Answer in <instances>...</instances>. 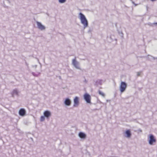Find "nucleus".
<instances>
[{
    "mask_svg": "<svg viewBox=\"0 0 157 157\" xmlns=\"http://www.w3.org/2000/svg\"><path fill=\"white\" fill-rule=\"evenodd\" d=\"M45 116H41L40 118V121H43L45 120Z\"/></svg>",
    "mask_w": 157,
    "mask_h": 157,
    "instance_id": "nucleus-18",
    "label": "nucleus"
},
{
    "mask_svg": "<svg viewBox=\"0 0 157 157\" xmlns=\"http://www.w3.org/2000/svg\"><path fill=\"white\" fill-rule=\"evenodd\" d=\"M151 58H153L154 59V58L153 57H152V56H150Z\"/></svg>",
    "mask_w": 157,
    "mask_h": 157,
    "instance_id": "nucleus-23",
    "label": "nucleus"
},
{
    "mask_svg": "<svg viewBox=\"0 0 157 157\" xmlns=\"http://www.w3.org/2000/svg\"><path fill=\"white\" fill-rule=\"evenodd\" d=\"M96 83L97 85H101L102 83V80L100 79L98 80Z\"/></svg>",
    "mask_w": 157,
    "mask_h": 157,
    "instance_id": "nucleus-14",
    "label": "nucleus"
},
{
    "mask_svg": "<svg viewBox=\"0 0 157 157\" xmlns=\"http://www.w3.org/2000/svg\"><path fill=\"white\" fill-rule=\"evenodd\" d=\"M84 98L87 103H91V97L90 95L87 93H85L83 96Z\"/></svg>",
    "mask_w": 157,
    "mask_h": 157,
    "instance_id": "nucleus-5",
    "label": "nucleus"
},
{
    "mask_svg": "<svg viewBox=\"0 0 157 157\" xmlns=\"http://www.w3.org/2000/svg\"><path fill=\"white\" fill-rule=\"evenodd\" d=\"M132 3H133L134 5H135V6H136L137 5V4H135V3L134 2H132Z\"/></svg>",
    "mask_w": 157,
    "mask_h": 157,
    "instance_id": "nucleus-20",
    "label": "nucleus"
},
{
    "mask_svg": "<svg viewBox=\"0 0 157 157\" xmlns=\"http://www.w3.org/2000/svg\"><path fill=\"white\" fill-rule=\"evenodd\" d=\"M127 87L126 83L124 82H121V83L120 86V90L121 93H123L124 92Z\"/></svg>",
    "mask_w": 157,
    "mask_h": 157,
    "instance_id": "nucleus-4",
    "label": "nucleus"
},
{
    "mask_svg": "<svg viewBox=\"0 0 157 157\" xmlns=\"http://www.w3.org/2000/svg\"><path fill=\"white\" fill-rule=\"evenodd\" d=\"M112 36H110V37L109 38H110V39H112Z\"/></svg>",
    "mask_w": 157,
    "mask_h": 157,
    "instance_id": "nucleus-21",
    "label": "nucleus"
},
{
    "mask_svg": "<svg viewBox=\"0 0 157 157\" xmlns=\"http://www.w3.org/2000/svg\"><path fill=\"white\" fill-rule=\"evenodd\" d=\"M36 23L37 27L38 29L41 30H44L45 29L46 27L45 26L43 25L40 22L36 21Z\"/></svg>",
    "mask_w": 157,
    "mask_h": 157,
    "instance_id": "nucleus-7",
    "label": "nucleus"
},
{
    "mask_svg": "<svg viewBox=\"0 0 157 157\" xmlns=\"http://www.w3.org/2000/svg\"><path fill=\"white\" fill-rule=\"evenodd\" d=\"M140 130V132H141V130Z\"/></svg>",
    "mask_w": 157,
    "mask_h": 157,
    "instance_id": "nucleus-25",
    "label": "nucleus"
},
{
    "mask_svg": "<svg viewBox=\"0 0 157 157\" xmlns=\"http://www.w3.org/2000/svg\"><path fill=\"white\" fill-rule=\"evenodd\" d=\"M78 18L80 20L81 23L83 25L84 29L87 28L88 25V21L85 16L81 13H79Z\"/></svg>",
    "mask_w": 157,
    "mask_h": 157,
    "instance_id": "nucleus-1",
    "label": "nucleus"
},
{
    "mask_svg": "<svg viewBox=\"0 0 157 157\" xmlns=\"http://www.w3.org/2000/svg\"><path fill=\"white\" fill-rule=\"evenodd\" d=\"M66 1V0H58V2L60 3H64Z\"/></svg>",
    "mask_w": 157,
    "mask_h": 157,
    "instance_id": "nucleus-17",
    "label": "nucleus"
},
{
    "mask_svg": "<svg viewBox=\"0 0 157 157\" xmlns=\"http://www.w3.org/2000/svg\"><path fill=\"white\" fill-rule=\"evenodd\" d=\"M148 141L150 145H153L154 143H156V139L152 134H150L148 137Z\"/></svg>",
    "mask_w": 157,
    "mask_h": 157,
    "instance_id": "nucleus-2",
    "label": "nucleus"
},
{
    "mask_svg": "<svg viewBox=\"0 0 157 157\" xmlns=\"http://www.w3.org/2000/svg\"><path fill=\"white\" fill-rule=\"evenodd\" d=\"M32 73L33 75L35 77L38 76L40 74V73L39 72H37L36 73H35L34 72H32Z\"/></svg>",
    "mask_w": 157,
    "mask_h": 157,
    "instance_id": "nucleus-15",
    "label": "nucleus"
},
{
    "mask_svg": "<svg viewBox=\"0 0 157 157\" xmlns=\"http://www.w3.org/2000/svg\"><path fill=\"white\" fill-rule=\"evenodd\" d=\"M64 102L65 105L68 106H70L71 104V100L68 98L65 99Z\"/></svg>",
    "mask_w": 157,
    "mask_h": 157,
    "instance_id": "nucleus-9",
    "label": "nucleus"
},
{
    "mask_svg": "<svg viewBox=\"0 0 157 157\" xmlns=\"http://www.w3.org/2000/svg\"><path fill=\"white\" fill-rule=\"evenodd\" d=\"M79 136L82 139H85L86 137V135L82 132H80L78 134Z\"/></svg>",
    "mask_w": 157,
    "mask_h": 157,
    "instance_id": "nucleus-11",
    "label": "nucleus"
},
{
    "mask_svg": "<svg viewBox=\"0 0 157 157\" xmlns=\"http://www.w3.org/2000/svg\"><path fill=\"white\" fill-rule=\"evenodd\" d=\"M72 65L77 69L81 70L79 63L76 59V58L72 60Z\"/></svg>",
    "mask_w": 157,
    "mask_h": 157,
    "instance_id": "nucleus-3",
    "label": "nucleus"
},
{
    "mask_svg": "<svg viewBox=\"0 0 157 157\" xmlns=\"http://www.w3.org/2000/svg\"><path fill=\"white\" fill-rule=\"evenodd\" d=\"M107 101H108V100H107Z\"/></svg>",
    "mask_w": 157,
    "mask_h": 157,
    "instance_id": "nucleus-26",
    "label": "nucleus"
},
{
    "mask_svg": "<svg viewBox=\"0 0 157 157\" xmlns=\"http://www.w3.org/2000/svg\"><path fill=\"white\" fill-rule=\"evenodd\" d=\"M98 93L100 95H101L102 97H105V95L103 92L101 91L100 90H99Z\"/></svg>",
    "mask_w": 157,
    "mask_h": 157,
    "instance_id": "nucleus-16",
    "label": "nucleus"
},
{
    "mask_svg": "<svg viewBox=\"0 0 157 157\" xmlns=\"http://www.w3.org/2000/svg\"><path fill=\"white\" fill-rule=\"evenodd\" d=\"M125 134H126L125 137L127 138L130 137L131 135V132L129 130H127L125 131Z\"/></svg>",
    "mask_w": 157,
    "mask_h": 157,
    "instance_id": "nucleus-12",
    "label": "nucleus"
},
{
    "mask_svg": "<svg viewBox=\"0 0 157 157\" xmlns=\"http://www.w3.org/2000/svg\"><path fill=\"white\" fill-rule=\"evenodd\" d=\"M36 66H37V65H36L35 66H33V67L36 68Z\"/></svg>",
    "mask_w": 157,
    "mask_h": 157,
    "instance_id": "nucleus-22",
    "label": "nucleus"
},
{
    "mask_svg": "<svg viewBox=\"0 0 157 157\" xmlns=\"http://www.w3.org/2000/svg\"><path fill=\"white\" fill-rule=\"evenodd\" d=\"M18 91L17 89L14 90L12 93V97H14V96L15 95H18Z\"/></svg>",
    "mask_w": 157,
    "mask_h": 157,
    "instance_id": "nucleus-13",
    "label": "nucleus"
},
{
    "mask_svg": "<svg viewBox=\"0 0 157 157\" xmlns=\"http://www.w3.org/2000/svg\"><path fill=\"white\" fill-rule=\"evenodd\" d=\"M140 74H141V72H138L137 73V75L138 76H140Z\"/></svg>",
    "mask_w": 157,
    "mask_h": 157,
    "instance_id": "nucleus-19",
    "label": "nucleus"
},
{
    "mask_svg": "<svg viewBox=\"0 0 157 157\" xmlns=\"http://www.w3.org/2000/svg\"><path fill=\"white\" fill-rule=\"evenodd\" d=\"M155 24H157V23H156Z\"/></svg>",
    "mask_w": 157,
    "mask_h": 157,
    "instance_id": "nucleus-24",
    "label": "nucleus"
},
{
    "mask_svg": "<svg viewBox=\"0 0 157 157\" xmlns=\"http://www.w3.org/2000/svg\"><path fill=\"white\" fill-rule=\"evenodd\" d=\"M79 98L78 97H75L73 100L74 101V107H77L79 104Z\"/></svg>",
    "mask_w": 157,
    "mask_h": 157,
    "instance_id": "nucleus-6",
    "label": "nucleus"
},
{
    "mask_svg": "<svg viewBox=\"0 0 157 157\" xmlns=\"http://www.w3.org/2000/svg\"><path fill=\"white\" fill-rule=\"evenodd\" d=\"M44 115L47 119H48L51 116V113L50 111L46 110L44 112Z\"/></svg>",
    "mask_w": 157,
    "mask_h": 157,
    "instance_id": "nucleus-8",
    "label": "nucleus"
},
{
    "mask_svg": "<svg viewBox=\"0 0 157 157\" xmlns=\"http://www.w3.org/2000/svg\"><path fill=\"white\" fill-rule=\"evenodd\" d=\"M26 113V111L24 109H21L19 112V114L22 116H24L25 115Z\"/></svg>",
    "mask_w": 157,
    "mask_h": 157,
    "instance_id": "nucleus-10",
    "label": "nucleus"
}]
</instances>
